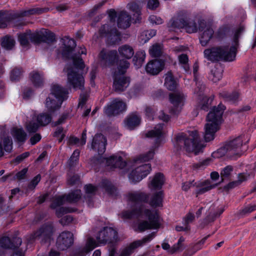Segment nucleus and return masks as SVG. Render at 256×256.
Wrapping results in <instances>:
<instances>
[{
  "instance_id": "61",
  "label": "nucleus",
  "mask_w": 256,
  "mask_h": 256,
  "mask_svg": "<svg viewBox=\"0 0 256 256\" xmlns=\"http://www.w3.org/2000/svg\"><path fill=\"white\" fill-rule=\"evenodd\" d=\"M79 156L80 151L78 150H75L68 162V165L70 167H72L76 164Z\"/></svg>"
},
{
  "instance_id": "33",
  "label": "nucleus",
  "mask_w": 256,
  "mask_h": 256,
  "mask_svg": "<svg viewBox=\"0 0 256 256\" xmlns=\"http://www.w3.org/2000/svg\"><path fill=\"white\" fill-rule=\"evenodd\" d=\"M118 52L120 56L126 60L130 59L134 53L133 48L128 44H124L120 46Z\"/></svg>"
},
{
  "instance_id": "38",
  "label": "nucleus",
  "mask_w": 256,
  "mask_h": 256,
  "mask_svg": "<svg viewBox=\"0 0 256 256\" xmlns=\"http://www.w3.org/2000/svg\"><path fill=\"white\" fill-rule=\"evenodd\" d=\"M163 124H159L158 125L154 130L146 134V137L160 138L163 134Z\"/></svg>"
},
{
  "instance_id": "29",
  "label": "nucleus",
  "mask_w": 256,
  "mask_h": 256,
  "mask_svg": "<svg viewBox=\"0 0 256 256\" xmlns=\"http://www.w3.org/2000/svg\"><path fill=\"white\" fill-rule=\"evenodd\" d=\"M136 2H132L128 4V8L134 12V16L136 17L135 22H139L141 20V8L140 5L145 2L146 0H136Z\"/></svg>"
},
{
  "instance_id": "35",
  "label": "nucleus",
  "mask_w": 256,
  "mask_h": 256,
  "mask_svg": "<svg viewBox=\"0 0 256 256\" xmlns=\"http://www.w3.org/2000/svg\"><path fill=\"white\" fill-rule=\"evenodd\" d=\"M12 134L14 140L20 144H24L27 138V134L22 128H13Z\"/></svg>"
},
{
  "instance_id": "20",
  "label": "nucleus",
  "mask_w": 256,
  "mask_h": 256,
  "mask_svg": "<svg viewBox=\"0 0 256 256\" xmlns=\"http://www.w3.org/2000/svg\"><path fill=\"white\" fill-rule=\"evenodd\" d=\"M155 236L156 232H152L144 237L142 240L134 242L129 246L122 250L120 256H130L133 252L134 248L150 242Z\"/></svg>"
},
{
  "instance_id": "58",
  "label": "nucleus",
  "mask_w": 256,
  "mask_h": 256,
  "mask_svg": "<svg viewBox=\"0 0 256 256\" xmlns=\"http://www.w3.org/2000/svg\"><path fill=\"white\" fill-rule=\"evenodd\" d=\"M11 20V18L9 15L5 14L0 12V28H5L7 24Z\"/></svg>"
},
{
  "instance_id": "37",
  "label": "nucleus",
  "mask_w": 256,
  "mask_h": 256,
  "mask_svg": "<svg viewBox=\"0 0 256 256\" xmlns=\"http://www.w3.org/2000/svg\"><path fill=\"white\" fill-rule=\"evenodd\" d=\"M15 40L12 36L7 35L2 39L1 46L6 50H12L15 45Z\"/></svg>"
},
{
  "instance_id": "11",
  "label": "nucleus",
  "mask_w": 256,
  "mask_h": 256,
  "mask_svg": "<svg viewBox=\"0 0 256 256\" xmlns=\"http://www.w3.org/2000/svg\"><path fill=\"white\" fill-rule=\"evenodd\" d=\"M171 26L174 28H184L188 33L196 32L198 30L196 22L194 20L188 16L178 18L172 20Z\"/></svg>"
},
{
  "instance_id": "14",
  "label": "nucleus",
  "mask_w": 256,
  "mask_h": 256,
  "mask_svg": "<svg viewBox=\"0 0 256 256\" xmlns=\"http://www.w3.org/2000/svg\"><path fill=\"white\" fill-rule=\"evenodd\" d=\"M126 108V104L118 98L112 100L104 108V112L108 116H114L124 112Z\"/></svg>"
},
{
  "instance_id": "36",
  "label": "nucleus",
  "mask_w": 256,
  "mask_h": 256,
  "mask_svg": "<svg viewBox=\"0 0 256 256\" xmlns=\"http://www.w3.org/2000/svg\"><path fill=\"white\" fill-rule=\"evenodd\" d=\"M222 68L218 65H216L212 68L210 74H208V79L214 82H216L219 81L222 76Z\"/></svg>"
},
{
  "instance_id": "32",
  "label": "nucleus",
  "mask_w": 256,
  "mask_h": 256,
  "mask_svg": "<svg viewBox=\"0 0 256 256\" xmlns=\"http://www.w3.org/2000/svg\"><path fill=\"white\" fill-rule=\"evenodd\" d=\"M54 98V96H52V95L50 94L46 100V106L48 108V110L50 112H54L57 109H58L63 102L62 99L60 100L56 98L55 100Z\"/></svg>"
},
{
  "instance_id": "10",
  "label": "nucleus",
  "mask_w": 256,
  "mask_h": 256,
  "mask_svg": "<svg viewBox=\"0 0 256 256\" xmlns=\"http://www.w3.org/2000/svg\"><path fill=\"white\" fill-rule=\"evenodd\" d=\"M96 239L98 244H114L119 240L117 231L111 227H104L98 234Z\"/></svg>"
},
{
  "instance_id": "55",
  "label": "nucleus",
  "mask_w": 256,
  "mask_h": 256,
  "mask_svg": "<svg viewBox=\"0 0 256 256\" xmlns=\"http://www.w3.org/2000/svg\"><path fill=\"white\" fill-rule=\"evenodd\" d=\"M25 127L29 134H33L37 132L39 125L33 121H30L26 124Z\"/></svg>"
},
{
  "instance_id": "12",
  "label": "nucleus",
  "mask_w": 256,
  "mask_h": 256,
  "mask_svg": "<svg viewBox=\"0 0 256 256\" xmlns=\"http://www.w3.org/2000/svg\"><path fill=\"white\" fill-rule=\"evenodd\" d=\"M30 40L32 42L38 44L42 42L52 43L56 40L54 32L47 29H41L30 34Z\"/></svg>"
},
{
  "instance_id": "41",
  "label": "nucleus",
  "mask_w": 256,
  "mask_h": 256,
  "mask_svg": "<svg viewBox=\"0 0 256 256\" xmlns=\"http://www.w3.org/2000/svg\"><path fill=\"white\" fill-rule=\"evenodd\" d=\"M102 186L109 194L112 196L116 195V188L108 180H102Z\"/></svg>"
},
{
  "instance_id": "44",
  "label": "nucleus",
  "mask_w": 256,
  "mask_h": 256,
  "mask_svg": "<svg viewBox=\"0 0 256 256\" xmlns=\"http://www.w3.org/2000/svg\"><path fill=\"white\" fill-rule=\"evenodd\" d=\"M162 45L156 43L153 44L149 50L150 54L152 57H159L162 54Z\"/></svg>"
},
{
  "instance_id": "26",
  "label": "nucleus",
  "mask_w": 256,
  "mask_h": 256,
  "mask_svg": "<svg viewBox=\"0 0 256 256\" xmlns=\"http://www.w3.org/2000/svg\"><path fill=\"white\" fill-rule=\"evenodd\" d=\"M131 16L126 11H121L118 15L117 24L118 28L126 29L130 26Z\"/></svg>"
},
{
  "instance_id": "8",
  "label": "nucleus",
  "mask_w": 256,
  "mask_h": 256,
  "mask_svg": "<svg viewBox=\"0 0 256 256\" xmlns=\"http://www.w3.org/2000/svg\"><path fill=\"white\" fill-rule=\"evenodd\" d=\"M54 232L53 225L52 224H46L31 234L28 238L29 242L38 240L42 244L50 243L52 240Z\"/></svg>"
},
{
  "instance_id": "56",
  "label": "nucleus",
  "mask_w": 256,
  "mask_h": 256,
  "mask_svg": "<svg viewBox=\"0 0 256 256\" xmlns=\"http://www.w3.org/2000/svg\"><path fill=\"white\" fill-rule=\"evenodd\" d=\"M66 200V196H59L56 197L52 203L50 205V208H52L54 209L57 206H59L64 204L65 201Z\"/></svg>"
},
{
  "instance_id": "60",
  "label": "nucleus",
  "mask_w": 256,
  "mask_h": 256,
  "mask_svg": "<svg viewBox=\"0 0 256 256\" xmlns=\"http://www.w3.org/2000/svg\"><path fill=\"white\" fill-rule=\"evenodd\" d=\"M4 150L6 152H10L12 148V140L10 136H6L3 139Z\"/></svg>"
},
{
  "instance_id": "53",
  "label": "nucleus",
  "mask_w": 256,
  "mask_h": 256,
  "mask_svg": "<svg viewBox=\"0 0 256 256\" xmlns=\"http://www.w3.org/2000/svg\"><path fill=\"white\" fill-rule=\"evenodd\" d=\"M178 60L180 64L184 68L186 72H188L190 70V66L188 64V58L186 54H181L178 56Z\"/></svg>"
},
{
  "instance_id": "15",
  "label": "nucleus",
  "mask_w": 256,
  "mask_h": 256,
  "mask_svg": "<svg viewBox=\"0 0 256 256\" xmlns=\"http://www.w3.org/2000/svg\"><path fill=\"white\" fill-rule=\"evenodd\" d=\"M198 30L202 32L200 37V43L202 46H206L212 38L214 30L210 25L207 24L204 20L199 22Z\"/></svg>"
},
{
  "instance_id": "3",
  "label": "nucleus",
  "mask_w": 256,
  "mask_h": 256,
  "mask_svg": "<svg viewBox=\"0 0 256 256\" xmlns=\"http://www.w3.org/2000/svg\"><path fill=\"white\" fill-rule=\"evenodd\" d=\"M72 61L73 66L66 68L68 83L76 90H83L84 80L81 72L85 67L84 62L76 56L72 57Z\"/></svg>"
},
{
  "instance_id": "40",
  "label": "nucleus",
  "mask_w": 256,
  "mask_h": 256,
  "mask_svg": "<svg viewBox=\"0 0 256 256\" xmlns=\"http://www.w3.org/2000/svg\"><path fill=\"white\" fill-rule=\"evenodd\" d=\"M108 39L112 44H116L121 40V34L116 28H111Z\"/></svg>"
},
{
  "instance_id": "23",
  "label": "nucleus",
  "mask_w": 256,
  "mask_h": 256,
  "mask_svg": "<svg viewBox=\"0 0 256 256\" xmlns=\"http://www.w3.org/2000/svg\"><path fill=\"white\" fill-rule=\"evenodd\" d=\"M164 65V62L160 60H152L146 64V70L148 74L156 75L162 70Z\"/></svg>"
},
{
  "instance_id": "30",
  "label": "nucleus",
  "mask_w": 256,
  "mask_h": 256,
  "mask_svg": "<svg viewBox=\"0 0 256 256\" xmlns=\"http://www.w3.org/2000/svg\"><path fill=\"white\" fill-rule=\"evenodd\" d=\"M140 122L141 118L136 112L130 114L124 120L126 125L130 130H132L138 126Z\"/></svg>"
},
{
  "instance_id": "59",
  "label": "nucleus",
  "mask_w": 256,
  "mask_h": 256,
  "mask_svg": "<svg viewBox=\"0 0 256 256\" xmlns=\"http://www.w3.org/2000/svg\"><path fill=\"white\" fill-rule=\"evenodd\" d=\"M22 74V70L20 68H15L10 74V78L12 80H18L21 78Z\"/></svg>"
},
{
  "instance_id": "2",
  "label": "nucleus",
  "mask_w": 256,
  "mask_h": 256,
  "mask_svg": "<svg viewBox=\"0 0 256 256\" xmlns=\"http://www.w3.org/2000/svg\"><path fill=\"white\" fill-rule=\"evenodd\" d=\"M226 108V106L220 103L217 106H214L208 114L204 132V139L206 142L214 139L216 132L220 129L222 116Z\"/></svg>"
},
{
  "instance_id": "25",
  "label": "nucleus",
  "mask_w": 256,
  "mask_h": 256,
  "mask_svg": "<svg viewBox=\"0 0 256 256\" xmlns=\"http://www.w3.org/2000/svg\"><path fill=\"white\" fill-rule=\"evenodd\" d=\"M68 94L66 88L62 87L58 84H52L51 86L50 94L52 96H54L57 100H62L64 102L66 100Z\"/></svg>"
},
{
  "instance_id": "52",
  "label": "nucleus",
  "mask_w": 256,
  "mask_h": 256,
  "mask_svg": "<svg viewBox=\"0 0 256 256\" xmlns=\"http://www.w3.org/2000/svg\"><path fill=\"white\" fill-rule=\"evenodd\" d=\"M76 210V208L70 207H60L56 210V214L58 218H60L64 214L74 212Z\"/></svg>"
},
{
  "instance_id": "1",
  "label": "nucleus",
  "mask_w": 256,
  "mask_h": 256,
  "mask_svg": "<svg viewBox=\"0 0 256 256\" xmlns=\"http://www.w3.org/2000/svg\"><path fill=\"white\" fill-rule=\"evenodd\" d=\"M244 27L240 26L236 31L234 36V45L229 48L228 46H218L206 49L204 52V58L212 62L223 60L232 62L236 57L238 38Z\"/></svg>"
},
{
  "instance_id": "19",
  "label": "nucleus",
  "mask_w": 256,
  "mask_h": 256,
  "mask_svg": "<svg viewBox=\"0 0 256 256\" xmlns=\"http://www.w3.org/2000/svg\"><path fill=\"white\" fill-rule=\"evenodd\" d=\"M151 170V166L149 164H142L132 170L129 174V178L133 182L141 180L146 177Z\"/></svg>"
},
{
  "instance_id": "9",
  "label": "nucleus",
  "mask_w": 256,
  "mask_h": 256,
  "mask_svg": "<svg viewBox=\"0 0 256 256\" xmlns=\"http://www.w3.org/2000/svg\"><path fill=\"white\" fill-rule=\"evenodd\" d=\"M204 147L202 144L200 136L196 130L190 132V138L185 140L184 148L188 152H194L195 154L199 153Z\"/></svg>"
},
{
  "instance_id": "42",
  "label": "nucleus",
  "mask_w": 256,
  "mask_h": 256,
  "mask_svg": "<svg viewBox=\"0 0 256 256\" xmlns=\"http://www.w3.org/2000/svg\"><path fill=\"white\" fill-rule=\"evenodd\" d=\"M184 240L185 238L183 236H180L178 242L174 244L170 250L169 252L173 254L176 252H182L185 248L184 244Z\"/></svg>"
},
{
  "instance_id": "45",
  "label": "nucleus",
  "mask_w": 256,
  "mask_h": 256,
  "mask_svg": "<svg viewBox=\"0 0 256 256\" xmlns=\"http://www.w3.org/2000/svg\"><path fill=\"white\" fill-rule=\"evenodd\" d=\"M30 80L36 86H40L43 84V78L40 73L32 72L30 74Z\"/></svg>"
},
{
  "instance_id": "24",
  "label": "nucleus",
  "mask_w": 256,
  "mask_h": 256,
  "mask_svg": "<svg viewBox=\"0 0 256 256\" xmlns=\"http://www.w3.org/2000/svg\"><path fill=\"white\" fill-rule=\"evenodd\" d=\"M22 242L20 238L14 237L12 241L8 237L4 236L0 240V246L5 249H14L20 246Z\"/></svg>"
},
{
  "instance_id": "43",
  "label": "nucleus",
  "mask_w": 256,
  "mask_h": 256,
  "mask_svg": "<svg viewBox=\"0 0 256 256\" xmlns=\"http://www.w3.org/2000/svg\"><path fill=\"white\" fill-rule=\"evenodd\" d=\"M156 34V30H144L142 32L140 36L139 39L141 42L146 43L150 38H152Z\"/></svg>"
},
{
  "instance_id": "17",
  "label": "nucleus",
  "mask_w": 256,
  "mask_h": 256,
  "mask_svg": "<svg viewBox=\"0 0 256 256\" xmlns=\"http://www.w3.org/2000/svg\"><path fill=\"white\" fill-rule=\"evenodd\" d=\"M73 243V234L69 231H64L58 237L56 246L58 250H64L69 248Z\"/></svg>"
},
{
  "instance_id": "21",
  "label": "nucleus",
  "mask_w": 256,
  "mask_h": 256,
  "mask_svg": "<svg viewBox=\"0 0 256 256\" xmlns=\"http://www.w3.org/2000/svg\"><path fill=\"white\" fill-rule=\"evenodd\" d=\"M106 138L101 134H96L94 137L91 144L92 148L97 152L98 154H103L106 150Z\"/></svg>"
},
{
  "instance_id": "16",
  "label": "nucleus",
  "mask_w": 256,
  "mask_h": 256,
  "mask_svg": "<svg viewBox=\"0 0 256 256\" xmlns=\"http://www.w3.org/2000/svg\"><path fill=\"white\" fill-rule=\"evenodd\" d=\"M169 98L172 105L170 109V112L174 114H178L181 111L184 105V94L180 92L170 93Z\"/></svg>"
},
{
  "instance_id": "49",
  "label": "nucleus",
  "mask_w": 256,
  "mask_h": 256,
  "mask_svg": "<svg viewBox=\"0 0 256 256\" xmlns=\"http://www.w3.org/2000/svg\"><path fill=\"white\" fill-rule=\"evenodd\" d=\"M256 210V205H249L238 212L236 215L238 218H242Z\"/></svg>"
},
{
  "instance_id": "64",
  "label": "nucleus",
  "mask_w": 256,
  "mask_h": 256,
  "mask_svg": "<svg viewBox=\"0 0 256 256\" xmlns=\"http://www.w3.org/2000/svg\"><path fill=\"white\" fill-rule=\"evenodd\" d=\"M154 154V148L150 149L146 154L140 156V160L142 162H146L153 158Z\"/></svg>"
},
{
  "instance_id": "5",
  "label": "nucleus",
  "mask_w": 256,
  "mask_h": 256,
  "mask_svg": "<svg viewBox=\"0 0 256 256\" xmlns=\"http://www.w3.org/2000/svg\"><path fill=\"white\" fill-rule=\"evenodd\" d=\"M244 136H240L226 142L213 154L216 157L226 155L228 157L240 156L243 153L242 147L244 144Z\"/></svg>"
},
{
  "instance_id": "57",
  "label": "nucleus",
  "mask_w": 256,
  "mask_h": 256,
  "mask_svg": "<svg viewBox=\"0 0 256 256\" xmlns=\"http://www.w3.org/2000/svg\"><path fill=\"white\" fill-rule=\"evenodd\" d=\"M217 218L215 213H210L203 220V222L200 224V226L203 228L206 225L208 224L210 222L214 221Z\"/></svg>"
},
{
  "instance_id": "34",
  "label": "nucleus",
  "mask_w": 256,
  "mask_h": 256,
  "mask_svg": "<svg viewBox=\"0 0 256 256\" xmlns=\"http://www.w3.org/2000/svg\"><path fill=\"white\" fill-rule=\"evenodd\" d=\"M164 178L162 174L156 173L154 176L148 186L151 189H160L164 184Z\"/></svg>"
},
{
  "instance_id": "47",
  "label": "nucleus",
  "mask_w": 256,
  "mask_h": 256,
  "mask_svg": "<svg viewBox=\"0 0 256 256\" xmlns=\"http://www.w3.org/2000/svg\"><path fill=\"white\" fill-rule=\"evenodd\" d=\"M209 236H206L203 238H202L200 241H199L198 242H197L193 247L192 250H188L187 251L185 252L184 253V256H191L192 254H194L196 252H197L198 250L202 248V247L200 246L201 245L203 244L207 238Z\"/></svg>"
},
{
  "instance_id": "6",
  "label": "nucleus",
  "mask_w": 256,
  "mask_h": 256,
  "mask_svg": "<svg viewBox=\"0 0 256 256\" xmlns=\"http://www.w3.org/2000/svg\"><path fill=\"white\" fill-rule=\"evenodd\" d=\"M128 199L129 202L138 204L146 202L153 208H157L162 206L163 192L162 191L156 192L153 194L150 201L149 195L141 192H134L128 194Z\"/></svg>"
},
{
  "instance_id": "27",
  "label": "nucleus",
  "mask_w": 256,
  "mask_h": 256,
  "mask_svg": "<svg viewBox=\"0 0 256 256\" xmlns=\"http://www.w3.org/2000/svg\"><path fill=\"white\" fill-rule=\"evenodd\" d=\"M98 246L96 240L92 238H88L86 246L78 250L73 256H84Z\"/></svg>"
},
{
  "instance_id": "7",
  "label": "nucleus",
  "mask_w": 256,
  "mask_h": 256,
  "mask_svg": "<svg viewBox=\"0 0 256 256\" xmlns=\"http://www.w3.org/2000/svg\"><path fill=\"white\" fill-rule=\"evenodd\" d=\"M142 211V216L146 217L148 220L140 221L135 230L142 232L148 230L158 228L160 226V218L158 212L146 208Z\"/></svg>"
},
{
  "instance_id": "31",
  "label": "nucleus",
  "mask_w": 256,
  "mask_h": 256,
  "mask_svg": "<svg viewBox=\"0 0 256 256\" xmlns=\"http://www.w3.org/2000/svg\"><path fill=\"white\" fill-rule=\"evenodd\" d=\"M143 206H140L138 208H134L131 210H124L120 214L123 219H130L133 217L136 218L142 217V210L144 209Z\"/></svg>"
},
{
  "instance_id": "13",
  "label": "nucleus",
  "mask_w": 256,
  "mask_h": 256,
  "mask_svg": "<svg viewBox=\"0 0 256 256\" xmlns=\"http://www.w3.org/2000/svg\"><path fill=\"white\" fill-rule=\"evenodd\" d=\"M64 40V46L62 50V56L66 59L72 60V57L76 56L77 58L80 57V54H86V49L85 48H80V51H79L78 54H72V51L75 48L76 44L75 41L72 39H70L68 37H65Z\"/></svg>"
},
{
  "instance_id": "46",
  "label": "nucleus",
  "mask_w": 256,
  "mask_h": 256,
  "mask_svg": "<svg viewBox=\"0 0 256 256\" xmlns=\"http://www.w3.org/2000/svg\"><path fill=\"white\" fill-rule=\"evenodd\" d=\"M31 30H27L25 32L20 34L18 36V40L23 46H27L29 44L28 38L30 40Z\"/></svg>"
},
{
  "instance_id": "39",
  "label": "nucleus",
  "mask_w": 256,
  "mask_h": 256,
  "mask_svg": "<svg viewBox=\"0 0 256 256\" xmlns=\"http://www.w3.org/2000/svg\"><path fill=\"white\" fill-rule=\"evenodd\" d=\"M164 85L170 90H174L176 88L177 84L171 72L166 74Z\"/></svg>"
},
{
  "instance_id": "22",
  "label": "nucleus",
  "mask_w": 256,
  "mask_h": 256,
  "mask_svg": "<svg viewBox=\"0 0 256 256\" xmlns=\"http://www.w3.org/2000/svg\"><path fill=\"white\" fill-rule=\"evenodd\" d=\"M104 160L106 166L110 170L116 168L122 169L126 164V160L120 156H112L109 158H105Z\"/></svg>"
},
{
  "instance_id": "51",
  "label": "nucleus",
  "mask_w": 256,
  "mask_h": 256,
  "mask_svg": "<svg viewBox=\"0 0 256 256\" xmlns=\"http://www.w3.org/2000/svg\"><path fill=\"white\" fill-rule=\"evenodd\" d=\"M233 170L234 168L232 166H228L224 168L220 172L222 180L220 183L223 182L225 179H230Z\"/></svg>"
},
{
  "instance_id": "50",
  "label": "nucleus",
  "mask_w": 256,
  "mask_h": 256,
  "mask_svg": "<svg viewBox=\"0 0 256 256\" xmlns=\"http://www.w3.org/2000/svg\"><path fill=\"white\" fill-rule=\"evenodd\" d=\"M81 198V192L79 190H75L66 196V200L69 202H75Z\"/></svg>"
},
{
  "instance_id": "62",
  "label": "nucleus",
  "mask_w": 256,
  "mask_h": 256,
  "mask_svg": "<svg viewBox=\"0 0 256 256\" xmlns=\"http://www.w3.org/2000/svg\"><path fill=\"white\" fill-rule=\"evenodd\" d=\"M41 179V176L40 174L34 176L33 179L30 182L28 186V188L30 190H33L35 188L38 183Z\"/></svg>"
},
{
  "instance_id": "63",
  "label": "nucleus",
  "mask_w": 256,
  "mask_h": 256,
  "mask_svg": "<svg viewBox=\"0 0 256 256\" xmlns=\"http://www.w3.org/2000/svg\"><path fill=\"white\" fill-rule=\"evenodd\" d=\"M229 31L230 30L228 28H220L216 32V36L218 39H222L226 36Z\"/></svg>"
},
{
  "instance_id": "28",
  "label": "nucleus",
  "mask_w": 256,
  "mask_h": 256,
  "mask_svg": "<svg viewBox=\"0 0 256 256\" xmlns=\"http://www.w3.org/2000/svg\"><path fill=\"white\" fill-rule=\"evenodd\" d=\"M220 183L213 184L208 180H205L202 182H199L198 184L196 183V186L198 188L196 192V196L198 194H204L210 190L216 188L218 185Z\"/></svg>"
},
{
  "instance_id": "54",
  "label": "nucleus",
  "mask_w": 256,
  "mask_h": 256,
  "mask_svg": "<svg viewBox=\"0 0 256 256\" xmlns=\"http://www.w3.org/2000/svg\"><path fill=\"white\" fill-rule=\"evenodd\" d=\"M44 12V10L42 8H32L27 10H24L20 13V16H28L32 14H40Z\"/></svg>"
},
{
  "instance_id": "18",
  "label": "nucleus",
  "mask_w": 256,
  "mask_h": 256,
  "mask_svg": "<svg viewBox=\"0 0 256 256\" xmlns=\"http://www.w3.org/2000/svg\"><path fill=\"white\" fill-rule=\"evenodd\" d=\"M100 61L106 66H112L116 62L118 65V52L116 50L106 51L102 50L99 54Z\"/></svg>"
},
{
  "instance_id": "4",
  "label": "nucleus",
  "mask_w": 256,
  "mask_h": 256,
  "mask_svg": "<svg viewBox=\"0 0 256 256\" xmlns=\"http://www.w3.org/2000/svg\"><path fill=\"white\" fill-rule=\"evenodd\" d=\"M130 62L126 60H120L118 63L117 70L114 74L112 88L115 92H122L128 88L130 80L124 76L130 66Z\"/></svg>"
},
{
  "instance_id": "48",
  "label": "nucleus",
  "mask_w": 256,
  "mask_h": 256,
  "mask_svg": "<svg viewBox=\"0 0 256 256\" xmlns=\"http://www.w3.org/2000/svg\"><path fill=\"white\" fill-rule=\"evenodd\" d=\"M36 120L39 125L45 126L51 122L52 116L48 114L43 113L38 116Z\"/></svg>"
}]
</instances>
